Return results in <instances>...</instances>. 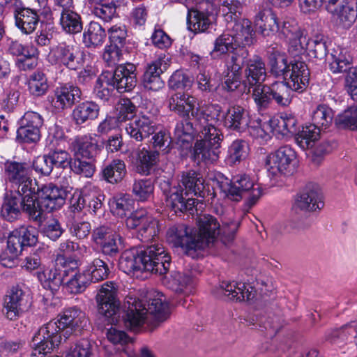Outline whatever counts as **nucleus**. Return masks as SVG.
Wrapping results in <instances>:
<instances>
[{
	"label": "nucleus",
	"instance_id": "obj_2",
	"mask_svg": "<svg viewBox=\"0 0 357 357\" xmlns=\"http://www.w3.org/2000/svg\"><path fill=\"white\" fill-rule=\"evenodd\" d=\"M220 112V107L215 105L202 109L197 116L196 130L199 137L195 144L192 158L198 164L201 162L213 163L220 156V148L223 140V135L215 126Z\"/></svg>",
	"mask_w": 357,
	"mask_h": 357
},
{
	"label": "nucleus",
	"instance_id": "obj_19",
	"mask_svg": "<svg viewBox=\"0 0 357 357\" xmlns=\"http://www.w3.org/2000/svg\"><path fill=\"white\" fill-rule=\"evenodd\" d=\"M38 241V231L32 226H20L10 232L8 237V250L20 255L25 246L35 245Z\"/></svg>",
	"mask_w": 357,
	"mask_h": 357
},
{
	"label": "nucleus",
	"instance_id": "obj_56",
	"mask_svg": "<svg viewBox=\"0 0 357 357\" xmlns=\"http://www.w3.org/2000/svg\"><path fill=\"white\" fill-rule=\"evenodd\" d=\"M38 276L44 286L52 290H56L61 284H63L64 281V278L56 268L45 269L42 273H39Z\"/></svg>",
	"mask_w": 357,
	"mask_h": 357
},
{
	"label": "nucleus",
	"instance_id": "obj_40",
	"mask_svg": "<svg viewBox=\"0 0 357 357\" xmlns=\"http://www.w3.org/2000/svg\"><path fill=\"white\" fill-rule=\"evenodd\" d=\"M165 284L168 288L178 293H188L191 291L193 279L188 274L173 272L169 277H165Z\"/></svg>",
	"mask_w": 357,
	"mask_h": 357
},
{
	"label": "nucleus",
	"instance_id": "obj_28",
	"mask_svg": "<svg viewBox=\"0 0 357 357\" xmlns=\"http://www.w3.org/2000/svg\"><path fill=\"white\" fill-rule=\"evenodd\" d=\"M195 132H197L196 125L194 126L192 122L188 120L180 121L176 125L174 139L181 149L188 150L192 147Z\"/></svg>",
	"mask_w": 357,
	"mask_h": 357
},
{
	"label": "nucleus",
	"instance_id": "obj_32",
	"mask_svg": "<svg viewBox=\"0 0 357 357\" xmlns=\"http://www.w3.org/2000/svg\"><path fill=\"white\" fill-rule=\"evenodd\" d=\"M231 29L240 46L251 45L255 40V32L248 19H240L234 22Z\"/></svg>",
	"mask_w": 357,
	"mask_h": 357
},
{
	"label": "nucleus",
	"instance_id": "obj_34",
	"mask_svg": "<svg viewBox=\"0 0 357 357\" xmlns=\"http://www.w3.org/2000/svg\"><path fill=\"white\" fill-rule=\"evenodd\" d=\"M159 160L158 151L149 150L144 147L136 151V169L139 174L149 175L151 169Z\"/></svg>",
	"mask_w": 357,
	"mask_h": 357
},
{
	"label": "nucleus",
	"instance_id": "obj_60",
	"mask_svg": "<svg viewBox=\"0 0 357 357\" xmlns=\"http://www.w3.org/2000/svg\"><path fill=\"white\" fill-rule=\"evenodd\" d=\"M248 52L245 49H239L232 54L230 59L227 63V71L233 73H242V68L247 64Z\"/></svg>",
	"mask_w": 357,
	"mask_h": 357
},
{
	"label": "nucleus",
	"instance_id": "obj_30",
	"mask_svg": "<svg viewBox=\"0 0 357 357\" xmlns=\"http://www.w3.org/2000/svg\"><path fill=\"white\" fill-rule=\"evenodd\" d=\"M84 257L87 262H89L85 272L89 274L91 282H98L107 278L109 269L103 260L99 258L93 259V252L90 250H86Z\"/></svg>",
	"mask_w": 357,
	"mask_h": 357
},
{
	"label": "nucleus",
	"instance_id": "obj_33",
	"mask_svg": "<svg viewBox=\"0 0 357 357\" xmlns=\"http://www.w3.org/2000/svg\"><path fill=\"white\" fill-rule=\"evenodd\" d=\"M249 116L246 111L240 106L230 107L225 117V125L227 128L243 132L248 126Z\"/></svg>",
	"mask_w": 357,
	"mask_h": 357
},
{
	"label": "nucleus",
	"instance_id": "obj_41",
	"mask_svg": "<svg viewBox=\"0 0 357 357\" xmlns=\"http://www.w3.org/2000/svg\"><path fill=\"white\" fill-rule=\"evenodd\" d=\"M127 173L125 162L120 159H114L102 171V174L105 181L112 184L120 183Z\"/></svg>",
	"mask_w": 357,
	"mask_h": 357
},
{
	"label": "nucleus",
	"instance_id": "obj_37",
	"mask_svg": "<svg viewBox=\"0 0 357 357\" xmlns=\"http://www.w3.org/2000/svg\"><path fill=\"white\" fill-rule=\"evenodd\" d=\"M106 38L102 26L96 22H91L83 33V43L88 48L101 46Z\"/></svg>",
	"mask_w": 357,
	"mask_h": 357
},
{
	"label": "nucleus",
	"instance_id": "obj_21",
	"mask_svg": "<svg viewBox=\"0 0 357 357\" xmlns=\"http://www.w3.org/2000/svg\"><path fill=\"white\" fill-rule=\"evenodd\" d=\"M111 77L119 93L130 91L137 84L136 66L130 63L119 65Z\"/></svg>",
	"mask_w": 357,
	"mask_h": 357
},
{
	"label": "nucleus",
	"instance_id": "obj_26",
	"mask_svg": "<svg viewBox=\"0 0 357 357\" xmlns=\"http://www.w3.org/2000/svg\"><path fill=\"white\" fill-rule=\"evenodd\" d=\"M280 33L289 42V52L294 56L302 54L301 43L305 42L306 36L303 31L294 22H284L280 30Z\"/></svg>",
	"mask_w": 357,
	"mask_h": 357
},
{
	"label": "nucleus",
	"instance_id": "obj_15",
	"mask_svg": "<svg viewBox=\"0 0 357 357\" xmlns=\"http://www.w3.org/2000/svg\"><path fill=\"white\" fill-rule=\"evenodd\" d=\"M98 313L110 318L119 310L120 303L117 298V289L112 282L104 283L96 295Z\"/></svg>",
	"mask_w": 357,
	"mask_h": 357
},
{
	"label": "nucleus",
	"instance_id": "obj_53",
	"mask_svg": "<svg viewBox=\"0 0 357 357\" xmlns=\"http://www.w3.org/2000/svg\"><path fill=\"white\" fill-rule=\"evenodd\" d=\"M60 24L62 29L68 33H77L82 30L81 17L76 12L61 13Z\"/></svg>",
	"mask_w": 357,
	"mask_h": 357
},
{
	"label": "nucleus",
	"instance_id": "obj_27",
	"mask_svg": "<svg viewBox=\"0 0 357 357\" xmlns=\"http://www.w3.org/2000/svg\"><path fill=\"white\" fill-rule=\"evenodd\" d=\"M181 182L185 188V195H194L205 197L208 192L205 190L204 180L202 176L195 170L183 172Z\"/></svg>",
	"mask_w": 357,
	"mask_h": 357
},
{
	"label": "nucleus",
	"instance_id": "obj_29",
	"mask_svg": "<svg viewBox=\"0 0 357 357\" xmlns=\"http://www.w3.org/2000/svg\"><path fill=\"white\" fill-rule=\"evenodd\" d=\"M80 96L81 90L77 86H61L56 89L52 104L57 109H63L73 105Z\"/></svg>",
	"mask_w": 357,
	"mask_h": 357
},
{
	"label": "nucleus",
	"instance_id": "obj_47",
	"mask_svg": "<svg viewBox=\"0 0 357 357\" xmlns=\"http://www.w3.org/2000/svg\"><path fill=\"white\" fill-rule=\"evenodd\" d=\"M296 118L291 114H284L271 121V126L273 131L283 136L296 132Z\"/></svg>",
	"mask_w": 357,
	"mask_h": 357
},
{
	"label": "nucleus",
	"instance_id": "obj_25",
	"mask_svg": "<svg viewBox=\"0 0 357 357\" xmlns=\"http://www.w3.org/2000/svg\"><path fill=\"white\" fill-rule=\"evenodd\" d=\"M255 26L264 37L272 36L280 30L276 15L269 8L259 10L255 15Z\"/></svg>",
	"mask_w": 357,
	"mask_h": 357
},
{
	"label": "nucleus",
	"instance_id": "obj_49",
	"mask_svg": "<svg viewBox=\"0 0 357 357\" xmlns=\"http://www.w3.org/2000/svg\"><path fill=\"white\" fill-rule=\"evenodd\" d=\"M333 116L331 107L326 105H319L312 113V123L321 130L326 129L331 125Z\"/></svg>",
	"mask_w": 357,
	"mask_h": 357
},
{
	"label": "nucleus",
	"instance_id": "obj_55",
	"mask_svg": "<svg viewBox=\"0 0 357 357\" xmlns=\"http://www.w3.org/2000/svg\"><path fill=\"white\" fill-rule=\"evenodd\" d=\"M248 154V146L243 140L232 142L228 149L227 160L231 165H236L246 158Z\"/></svg>",
	"mask_w": 357,
	"mask_h": 357
},
{
	"label": "nucleus",
	"instance_id": "obj_57",
	"mask_svg": "<svg viewBox=\"0 0 357 357\" xmlns=\"http://www.w3.org/2000/svg\"><path fill=\"white\" fill-rule=\"evenodd\" d=\"M30 93L35 96L44 95L48 89L47 79L44 73L36 72L29 80Z\"/></svg>",
	"mask_w": 357,
	"mask_h": 357
},
{
	"label": "nucleus",
	"instance_id": "obj_48",
	"mask_svg": "<svg viewBox=\"0 0 357 357\" xmlns=\"http://www.w3.org/2000/svg\"><path fill=\"white\" fill-rule=\"evenodd\" d=\"M251 97L258 111L266 109L272 102L270 86L266 84L252 86Z\"/></svg>",
	"mask_w": 357,
	"mask_h": 357
},
{
	"label": "nucleus",
	"instance_id": "obj_23",
	"mask_svg": "<svg viewBox=\"0 0 357 357\" xmlns=\"http://www.w3.org/2000/svg\"><path fill=\"white\" fill-rule=\"evenodd\" d=\"M287 83L297 92L303 91L309 84L310 70L303 61H294L290 62V68L287 72Z\"/></svg>",
	"mask_w": 357,
	"mask_h": 357
},
{
	"label": "nucleus",
	"instance_id": "obj_11",
	"mask_svg": "<svg viewBox=\"0 0 357 357\" xmlns=\"http://www.w3.org/2000/svg\"><path fill=\"white\" fill-rule=\"evenodd\" d=\"M323 6L339 29H349L357 18L355 0H323Z\"/></svg>",
	"mask_w": 357,
	"mask_h": 357
},
{
	"label": "nucleus",
	"instance_id": "obj_64",
	"mask_svg": "<svg viewBox=\"0 0 357 357\" xmlns=\"http://www.w3.org/2000/svg\"><path fill=\"white\" fill-rule=\"evenodd\" d=\"M93 345L88 339H82L77 342L67 353L66 357H91Z\"/></svg>",
	"mask_w": 357,
	"mask_h": 357
},
{
	"label": "nucleus",
	"instance_id": "obj_22",
	"mask_svg": "<svg viewBox=\"0 0 357 357\" xmlns=\"http://www.w3.org/2000/svg\"><path fill=\"white\" fill-rule=\"evenodd\" d=\"M25 293L18 287H13L5 296L3 310L10 320H15L26 306Z\"/></svg>",
	"mask_w": 357,
	"mask_h": 357
},
{
	"label": "nucleus",
	"instance_id": "obj_17",
	"mask_svg": "<svg viewBox=\"0 0 357 357\" xmlns=\"http://www.w3.org/2000/svg\"><path fill=\"white\" fill-rule=\"evenodd\" d=\"M56 63L70 70H77L85 62V54L78 48L65 43H59L52 51Z\"/></svg>",
	"mask_w": 357,
	"mask_h": 357
},
{
	"label": "nucleus",
	"instance_id": "obj_39",
	"mask_svg": "<svg viewBox=\"0 0 357 357\" xmlns=\"http://www.w3.org/2000/svg\"><path fill=\"white\" fill-rule=\"evenodd\" d=\"M72 144L76 155L87 159L93 158L99 151L98 145L90 136L77 137Z\"/></svg>",
	"mask_w": 357,
	"mask_h": 357
},
{
	"label": "nucleus",
	"instance_id": "obj_44",
	"mask_svg": "<svg viewBox=\"0 0 357 357\" xmlns=\"http://www.w3.org/2000/svg\"><path fill=\"white\" fill-rule=\"evenodd\" d=\"M236 40L233 31L229 28L228 32L223 33L215 39L211 55L214 56L215 54H225L230 50H236L240 47Z\"/></svg>",
	"mask_w": 357,
	"mask_h": 357
},
{
	"label": "nucleus",
	"instance_id": "obj_6",
	"mask_svg": "<svg viewBox=\"0 0 357 357\" xmlns=\"http://www.w3.org/2000/svg\"><path fill=\"white\" fill-rule=\"evenodd\" d=\"M221 188L228 197L235 201L246 195L250 206L255 204L262 195L260 185L246 174L236 176L230 181L226 179Z\"/></svg>",
	"mask_w": 357,
	"mask_h": 357
},
{
	"label": "nucleus",
	"instance_id": "obj_36",
	"mask_svg": "<svg viewBox=\"0 0 357 357\" xmlns=\"http://www.w3.org/2000/svg\"><path fill=\"white\" fill-rule=\"evenodd\" d=\"M134 204V199L127 194H119L109 201L110 211L119 218H124L131 213Z\"/></svg>",
	"mask_w": 357,
	"mask_h": 357
},
{
	"label": "nucleus",
	"instance_id": "obj_13",
	"mask_svg": "<svg viewBox=\"0 0 357 357\" xmlns=\"http://www.w3.org/2000/svg\"><path fill=\"white\" fill-rule=\"evenodd\" d=\"M168 108L180 117L188 118L197 122V116L205 109L215 105L204 104L197 106V100L195 97L184 92H176L171 95L167 100Z\"/></svg>",
	"mask_w": 357,
	"mask_h": 357
},
{
	"label": "nucleus",
	"instance_id": "obj_16",
	"mask_svg": "<svg viewBox=\"0 0 357 357\" xmlns=\"http://www.w3.org/2000/svg\"><path fill=\"white\" fill-rule=\"evenodd\" d=\"M324 206V197L320 188L310 185L297 195L292 210L296 213L301 211L311 212L320 210Z\"/></svg>",
	"mask_w": 357,
	"mask_h": 357
},
{
	"label": "nucleus",
	"instance_id": "obj_38",
	"mask_svg": "<svg viewBox=\"0 0 357 357\" xmlns=\"http://www.w3.org/2000/svg\"><path fill=\"white\" fill-rule=\"evenodd\" d=\"M352 57L347 51L338 48L331 54L329 68L333 73H344L352 67Z\"/></svg>",
	"mask_w": 357,
	"mask_h": 357
},
{
	"label": "nucleus",
	"instance_id": "obj_18",
	"mask_svg": "<svg viewBox=\"0 0 357 357\" xmlns=\"http://www.w3.org/2000/svg\"><path fill=\"white\" fill-rule=\"evenodd\" d=\"M213 294L218 298L225 297L228 300L235 301H250L255 296V291L250 285L241 282H222L213 290Z\"/></svg>",
	"mask_w": 357,
	"mask_h": 357
},
{
	"label": "nucleus",
	"instance_id": "obj_52",
	"mask_svg": "<svg viewBox=\"0 0 357 357\" xmlns=\"http://www.w3.org/2000/svg\"><path fill=\"white\" fill-rule=\"evenodd\" d=\"M132 192L137 200L148 201L153 196V183L151 179L146 178L135 180L132 184Z\"/></svg>",
	"mask_w": 357,
	"mask_h": 357
},
{
	"label": "nucleus",
	"instance_id": "obj_3",
	"mask_svg": "<svg viewBox=\"0 0 357 357\" xmlns=\"http://www.w3.org/2000/svg\"><path fill=\"white\" fill-rule=\"evenodd\" d=\"M170 266V257L160 244H152L144 250H125L119 261V269L128 275L140 278L144 272L165 275Z\"/></svg>",
	"mask_w": 357,
	"mask_h": 357
},
{
	"label": "nucleus",
	"instance_id": "obj_46",
	"mask_svg": "<svg viewBox=\"0 0 357 357\" xmlns=\"http://www.w3.org/2000/svg\"><path fill=\"white\" fill-rule=\"evenodd\" d=\"M89 274L85 271L74 273L68 278H64L63 284L71 294H80L83 292L90 282Z\"/></svg>",
	"mask_w": 357,
	"mask_h": 357
},
{
	"label": "nucleus",
	"instance_id": "obj_59",
	"mask_svg": "<svg viewBox=\"0 0 357 357\" xmlns=\"http://www.w3.org/2000/svg\"><path fill=\"white\" fill-rule=\"evenodd\" d=\"M335 123L342 128H349L351 130H356L357 107H351L344 110L336 117Z\"/></svg>",
	"mask_w": 357,
	"mask_h": 357
},
{
	"label": "nucleus",
	"instance_id": "obj_12",
	"mask_svg": "<svg viewBox=\"0 0 357 357\" xmlns=\"http://www.w3.org/2000/svg\"><path fill=\"white\" fill-rule=\"evenodd\" d=\"M216 14V6L213 2L209 0L200 1L188 12V29L194 33L206 31L215 22Z\"/></svg>",
	"mask_w": 357,
	"mask_h": 357
},
{
	"label": "nucleus",
	"instance_id": "obj_24",
	"mask_svg": "<svg viewBox=\"0 0 357 357\" xmlns=\"http://www.w3.org/2000/svg\"><path fill=\"white\" fill-rule=\"evenodd\" d=\"M156 123L150 116L142 115L137 116L126 126V132L137 142H142L155 133Z\"/></svg>",
	"mask_w": 357,
	"mask_h": 357
},
{
	"label": "nucleus",
	"instance_id": "obj_43",
	"mask_svg": "<svg viewBox=\"0 0 357 357\" xmlns=\"http://www.w3.org/2000/svg\"><path fill=\"white\" fill-rule=\"evenodd\" d=\"M302 53L307 52L309 56L323 60L327 54L326 43L321 36H316L313 39L305 38V42L301 43Z\"/></svg>",
	"mask_w": 357,
	"mask_h": 357
},
{
	"label": "nucleus",
	"instance_id": "obj_1",
	"mask_svg": "<svg viewBox=\"0 0 357 357\" xmlns=\"http://www.w3.org/2000/svg\"><path fill=\"white\" fill-rule=\"evenodd\" d=\"M88 324L84 312L75 307L66 310L59 319L52 320L40 327L33 337L31 357H45L61 343V333L63 336L77 334Z\"/></svg>",
	"mask_w": 357,
	"mask_h": 357
},
{
	"label": "nucleus",
	"instance_id": "obj_51",
	"mask_svg": "<svg viewBox=\"0 0 357 357\" xmlns=\"http://www.w3.org/2000/svg\"><path fill=\"white\" fill-rule=\"evenodd\" d=\"M271 73L276 77H282L284 81L287 79V72L290 68L285 56L279 52H275L270 56Z\"/></svg>",
	"mask_w": 357,
	"mask_h": 357
},
{
	"label": "nucleus",
	"instance_id": "obj_62",
	"mask_svg": "<svg viewBox=\"0 0 357 357\" xmlns=\"http://www.w3.org/2000/svg\"><path fill=\"white\" fill-rule=\"evenodd\" d=\"M192 84V79L181 70L175 71L170 77L168 86L174 90L188 89Z\"/></svg>",
	"mask_w": 357,
	"mask_h": 357
},
{
	"label": "nucleus",
	"instance_id": "obj_20",
	"mask_svg": "<svg viewBox=\"0 0 357 357\" xmlns=\"http://www.w3.org/2000/svg\"><path fill=\"white\" fill-rule=\"evenodd\" d=\"M267 77L266 64L259 56L248 59L244 70V79L242 84L248 88V92L252 86L262 85Z\"/></svg>",
	"mask_w": 357,
	"mask_h": 357
},
{
	"label": "nucleus",
	"instance_id": "obj_54",
	"mask_svg": "<svg viewBox=\"0 0 357 357\" xmlns=\"http://www.w3.org/2000/svg\"><path fill=\"white\" fill-rule=\"evenodd\" d=\"M320 131L321 129L313 123L303 126L296 138L298 144L303 149H309L312 143L318 139Z\"/></svg>",
	"mask_w": 357,
	"mask_h": 357
},
{
	"label": "nucleus",
	"instance_id": "obj_58",
	"mask_svg": "<svg viewBox=\"0 0 357 357\" xmlns=\"http://www.w3.org/2000/svg\"><path fill=\"white\" fill-rule=\"evenodd\" d=\"M143 223L144 225L137 231V237L142 241L153 240L159 233L158 222L150 217Z\"/></svg>",
	"mask_w": 357,
	"mask_h": 357
},
{
	"label": "nucleus",
	"instance_id": "obj_45",
	"mask_svg": "<svg viewBox=\"0 0 357 357\" xmlns=\"http://www.w3.org/2000/svg\"><path fill=\"white\" fill-rule=\"evenodd\" d=\"M114 89L116 86L112 82L111 74L103 73L97 79L93 91L98 98L107 101L111 97Z\"/></svg>",
	"mask_w": 357,
	"mask_h": 357
},
{
	"label": "nucleus",
	"instance_id": "obj_9",
	"mask_svg": "<svg viewBox=\"0 0 357 357\" xmlns=\"http://www.w3.org/2000/svg\"><path fill=\"white\" fill-rule=\"evenodd\" d=\"M37 197L34 198V208L39 213V219L44 211H52L61 208L66 203V191L54 183L36 186Z\"/></svg>",
	"mask_w": 357,
	"mask_h": 357
},
{
	"label": "nucleus",
	"instance_id": "obj_63",
	"mask_svg": "<svg viewBox=\"0 0 357 357\" xmlns=\"http://www.w3.org/2000/svg\"><path fill=\"white\" fill-rule=\"evenodd\" d=\"M92 13L98 17L105 22L110 21L116 13V6L114 3H98L96 6L90 7Z\"/></svg>",
	"mask_w": 357,
	"mask_h": 357
},
{
	"label": "nucleus",
	"instance_id": "obj_50",
	"mask_svg": "<svg viewBox=\"0 0 357 357\" xmlns=\"http://www.w3.org/2000/svg\"><path fill=\"white\" fill-rule=\"evenodd\" d=\"M243 9L242 3L238 0H223L220 3V10L228 24L240 20Z\"/></svg>",
	"mask_w": 357,
	"mask_h": 357
},
{
	"label": "nucleus",
	"instance_id": "obj_42",
	"mask_svg": "<svg viewBox=\"0 0 357 357\" xmlns=\"http://www.w3.org/2000/svg\"><path fill=\"white\" fill-rule=\"evenodd\" d=\"M270 89L272 100L282 107H287L291 103L293 91H295L286 81L273 83L270 85Z\"/></svg>",
	"mask_w": 357,
	"mask_h": 357
},
{
	"label": "nucleus",
	"instance_id": "obj_35",
	"mask_svg": "<svg viewBox=\"0 0 357 357\" xmlns=\"http://www.w3.org/2000/svg\"><path fill=\"white\" fill-rule=\"evenodd\" d=\"M100 107L93 101L83 102L77 105L73 111V119L77 125L82 124L87 121L98 116Z\"/></svg>",
	"mask_w": 357,
	"mask_h": 357
},
{
	"label": "nucleus",
	"instance_id": "obj_10",
	"mask_svg": "<svg viewBox=\"0 0 357 357\" xmlns=\"http://www.w3.org/2000/svg\"><path fill=\"white\" fill-rule=\"evenodd\" d=\"M296 159L294 150L289 146H283L267 156L266 167L273 176H289L296 170Z\"/></svg>",
	"mask_w": 357,
	"mask_h": 357
},
{
	"label": "nucleus",
	"instance_id": "obj_31",
	"mask_svg": "<svg viewBox=\"0 0 357 357\" xmlns=\"http://www.w3.org/2000/svg\"><path fill=\"white\" fill-rule=\"evenodd\" d=\"M15 18L16 26L26 34L32 33L39 22V16L37 13L32 9L26 8L15 10Z\"/></svg>",
	"mask_w": 357,
	"mask_h": 357
},
{
	"label": "nucleus",
	"instance_id": "obj_8",
	"mask_svg": "<svg viewBox=\"0 0 357 357\" xmlns=\"http://www.w3.org/2000/svg\"><path fill=\"white\" fill-rule=\"evenodd\" d=\"M4 173L6 180L13 188L22 195L36 192L37 182L31 178V169L25 162L8 160L4 163Z\"/></svg>",
	"mask_w": 357,
	"mask_h": 357
},
{
	"label": "nucleus",
	"instance_id": "obj_7",
	"mask_svg": "<svg viewBox=\"0 0 357 357\" xmlns=\"http://www.w3.org/2000/svg\"><path fill=\"white\" fill-rule=\"evenodd\" d=\"M35 192L28 191L23 195L16 190L7 195L1 207L2 216L8 221L15 220L21 210L26 213L34 220H39V213L34 208Z\"/></svg>",
	"mask_w": 357,
	"mask_h": 357
},
{
	"label": "nucleus",
	"instance_id": "obj_5",
	"mask_svg": "<svg viewBox=\"0 0 357 357\" xmlns=\"http://www.w3.org/2000/svg\"><path fill=\"white\" fill-rule=\"evenodd\" d=\"M163 296L159 294L150 298L148 308L139 299L127 296L123 305L122 320L124 326L131 331H136L145 323L150 327L155 328L167 319V304Z\"/></svg>",
	"mask_w": 357,
	"mask_h": 357
},
{
	"label": "nucleus",
	"instance_id": "obj_14",
	"mask_svg": "<svg viewBox=\"0 0 357 357\" xmlns=\"http://www.w3.org/2000/svg\"><path fill=\"white\" fill-rule=\"evenodd\" d=\"M161 188L165 195L166 206L175 213L190 211L195 206L196 199L186 196L181 186L169 187L168 183L164 182V186Z\"/></svg>",
	"mask_w": 357,
	"mask_h": 357
},
{
	"label": "nucleus",
	"instance_id": "obj_61",
	"mask_svg": "<svg viewBox=\"0 0 357 357\" xmlns=\"http://www.w3.org/2000/svg\"><path fill=\"white\" fill-rule=\"evenodd\" d=\"M116 109L119 121H125L135 116L137 108L130 99L121 98L119 100Z\"/></svg>",
	"mask_w": 357,
	"mask_h": 357
},
{
	"label": "nucleus",
	"instance_id": "obj_4",
	"mask_svg": "<svg viewBox=\"0 0 357 357\" xmlns=\"http://www.w3.org/2000/svg\"><path fill=\"white\" fill-rule=\"evenodd\" d=\"M197 234L192 235V229L184 225L174 226L167 232V240L175 247L182 248L188 255L192 252L203 250L213 243L220 234V225L211 215H202L197 219Z\"/></svg>",
	"mask_w": 357,
	"mask_h": 357
}]
</instances>
